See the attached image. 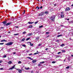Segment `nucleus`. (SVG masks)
<instances>
[{"label": "nucleus", "instance_id": "obj_13", "mask_svg": "<svg viewBox=\"0 0 73 73\" xmlns=\"http://www.w3.org/2000/svg\"><path fill=\"white\" fill-rule=\"evenodd\" d=\"M27 58H29V59H30V60H33V59L31 58V57H27Z\"/></svg>", "mask_w": 73, "mask_h": 73}, {"label": "nucleus", "instance_id": "obj_39", "mask_svg": "<svg viewBox=\"0 0 73 73\" xmlns=\"http://www.w3.org/2000/svg\"><path fill=\"white\" fill-rule=\"evenodd\" d=\"M4 43H0V45H3Z\"/></svg>", "mask_w": 73, "mask_h": 73}, {"label": "nucleus", "instance_id": "obj_43", "mask_svg": "<svg viewBox=\"0 0 73 73\" xmlns=\"http://www.w3.org/2000/svg\"><path fill=\"white\" fill-rule=\"evenodd\" d=\"M49 32H46V34H49Z\"/></svg>", "mask_w": 73, "mask_h": 73}, {"label": "nucleus", "instance_id": "obj_25", "mask_svg": "<svg viewBox=\"0 0 73 73\" xmlns=\"http://www.w3.org/2000/svg\"><path fill=\"white\" fill-rule=\"evenodd\" d=\"M18 72L19 73H21V70H18Z\"/></svg>", "mask_w": 73, "mask_h": 73}, {"label": "nucleus", "instance_id": "obj_21", "mask_svg": "<svg viewBox=\"0 0 73 73\" xmlns=\"http://www.w3.org/2000/svg\"><path fill=\"white\" fill-rule=\"evenodd\" d=\"M7 57V55H4L3 56V58H5Z\"/></svg>", "mask_w": 73, "mask_h": 73}, {"label": "nucleus", "instance_id": "obj_60", "mask_svg": "<svg viewBox=\"0 0 73 73\" xmlns=\"http://www.w3.org/2000/svg\"><path fill=\"white\" fill-rule=\"evenodd\" d=\"M69 39H70V40H71V38H69Z\"/></svg>", "mask_w": 73, "mask_h": 73}, {"label": "nucleus", "instance_id": "obj_9", "mask_svg": "<svg viewBox=\"0 0 73 73\" xmlns=\"http://www.w3.org/2000/svg\"><path fill=\"white\" fill-rule=\"evenodd\" d=\"M8 64H12V61H9V62H8Z\"/></svg>", "mask_w": 73, "mask_h": 73}, {"label": "nucleus", "instance_id": "obj_63", "mask_svg": "<svg viewBox=\"0 0 73 73\" xmlns=\"http://www.w3.org/2000/svg\"><path fill=\"white\" fill-rule=\"evenodd\" d=\"M40 19H42V18H40Z\"/></svg>", "mask_w": 73, "mask_h": 73}, {"label": "nucleus", "instance_id": "obj_2", "mask_svg": "<svg viewBox=\"0 0 73 73\" xmlns=\"http://www.w3.org/2000/svg\"><path fill=\"white\" fill-rule=\"evenodd\" d=\"M13 44V42H10L5 44L6 45H12V44Z\"/></svg>", "mask_w": 73, "mask_h": 73}, {"label": "nucleus", "instance_id": "obj_49", "mask_svg": "<svg viewBox=\"0 0 73 73\" xmlns=\"http://www.w3.org/2000/svg\"><path fill=\"white\" fill-rule=\"evenodd\" d=\"M41 45H42V44H39L38 45V46H40Z\"/></svg>", "mask_w": 73, "mask_h": 73}, {"label": "nucleus", "instance_id": "obj_7", "mask_svg": "<svg viewBox=\"0 0 73 73\" xmlns=\"http://www.w3.org/2000/svg\"><path fill=\"white\" fill-rule=\"evenodd\" d=\"M70 10V8H69V7H67L66 8L65 11H69Z\"/></svg>", "mask_w": 73, "mask_h": 73}, {"label": "nucleus", "instance_id": "obj_18", "mask_svg": "<svg viewBox=\"0 0 73 73\" xmlns=\"http://www.w3.org/2000/svg\"><path fill=\"white\" fill-rule=\"evenodd\" d=\"M45 62V61L41 62H40V64H44Z\"/></svg>", "mask_w": 73, "mask_h": 73}, {"label": "nucleus", "instance_id": "obj_48", "mask_svg": "<svg viewBox=\"0 0 73 73\" xmlns=\"http://www.w3.org/2000/svg\"><path fill=\"white\" fill-rule=\"evenodd\" d=\"M3 28H4V27H0V29H3Z\"/></svg>", "mask_w": 73, "mask_h": 73}, {"label": "nucleus", "instance_id": "obj_30", "mask_svg": "<svg viewBox=\"0 0 73 73\" xmlns=\"http://www.w3.org/2000/svg\"><path fill=\"white\" fill-rule=\"evenodd\" d=\"M22 46H24V47H25L26 46V45H25L23 44L22 45Z\"/></svg>", "mask_w": 73, "mask_h": 73}, {"label": "nucleus", "instance_id": "obj_32", "mask_svg": "<svg viewBox=\"0 0 73 73\" xmlns=\"http://www.w3.org/2000/svg\"><path fill=\"white\" fill-rule=\"evenodd\" d=\"M19 35V34L18 33L14 34L15 36H16V35L17 36V35Z\"/></svg>", "mask_w": 73, "mask_h": 73}, {"label": "nucleus", "instance_id": "obj_28", "mask_svg": "<svg viewBox=\"0 0 73 73\" xmlns=\"http://www.w3.org/2000/svg\"><path fill=\"white\" fill-rule=\"evenodd\" d=\"M69 68H70V67L69 66H68V67H66V69H69Z\"/></svg>", "mask_w": 73, "mask_h": 73}, {"label": "nucleus", "instance_id": "obj_45", "mask_svg": "<svg viewBox=\"0 0 73 73\" xmlns=\"http://www.w3.org/2000/svg\"><path fill=\"white\" fill-rule=\"evenodd\" d=\"M40 9H41L42 8V6H41L40 7Z\"/></svg>", "mask_w": 73, "mask_h": 73}, {"label": "nucleus", "instance_id": "obj_58", "mask_svg": "<svg viewBox=\"0 0 73 73\" xmlns=\"http://www.w3.org/2000/svg\"><path fill=\"white\" fill-rule=\"evenodd\" d=\"M60 26H61V27H63V25H61Z\"/></svg>", "mask_w": 73, "mask_h": 73}, {"label": "nucleus", "instance_id": "obj_35", "mask_svg": "<svg viewBox=\"0 0 73 73\" xmlns=\"http://www.w3.org/2000/svg\"><path fill=\"white\" fill-rule=\"evenodd\" d=\"M29 54V56H31V55H33V54Z\"/></svg>", "mask_w": 73, "mask_h": 73}, {"label": "nucleus", "instance_id": "obj_54", "mask_svg": "<svg viewBox=\"0 0 73 73\" xmlns=\"http://www.w3.org/2000/svg\"><path fill=\"white\" fill-rule=\"evenodd\" d=\"M1 42H3V40H1Z\"/></svg>", "mask_w": 73, "mask_h": 73}, {"label": "nucleus", "instance_id": "obj_51", "mask_svg": "<svg viewBox=\"0 0 73 73\" xmlns=\"http://www.w3.org/2000/svg\"><path fill=\"white\" fill-rule=\"evenodd\" d=\"M3 40V41H7V40Z\"/></svg>", "mask_w": 73, "mask_h": 73}, {"label": "nucleus", "instance_id": "obj_15", "mask_svg": "<svg viewBox=\"0 0 73 73\" xmlns=\"http://www.w3.org/2000/svg\"><path fill=\"white\" fill-rule=\"evenodd\" d=\"M29 43L30 44L31 46H33V44L31 43V42H29Z\"/></svg>", "mask_w": 73, "mask_h": 73}, {"label": "nucleus", "instance_id": "obj_4", "mask_svg": "<svg viewBox=\"0 0 73 73\" xmlns=\"http://www.w3.org/2000/svg\"><path fill=\"white\" fill-rule=\"evenodd\" d=\"M43 15L44 13L42 12L39 14V16H42V15Z\"/></svg>", "mask_w": 73, "mask_h": 73}, {"label": "nucleus", "instance_id": "obj_46", "mask_svg": "<svg viewBox=\"0 0 73 73\" xmlns=\"http://www.w3.org/2000/svg\"><path fill=\"white\" fill-rule=\"evenodd\" d=\"M25 13V11L24 10V12L23 13V14H24Z\"/></svg>", "mask_w": 73, "mask_h": 73}, {"label": "nucleus", "instance_id": "obj_31", "mask_svg": "<svg viewBox=\"0 0 73 73\" xmlns=\"http://www.w3.org/2000/svg\"><path fill=\"white\" fill-rule=\"evenodd\" d=\"M55 63H56V62H55L54 61H53L52 62V64H55Z\"/></svg>", "mask_w": 73, "mask_h": 73}, {"label": "nucleus", "instance_id": "obj_29", "mask_svg": "<svg viewBox=\"0 0 73 73\" xmlns=\"http://www.w3.org/2000/svg\"><path fill=\"white\" fill-rule=\"evenodd\" d=\"M42 27H43V26L41 25L39 27V28H42Z\"/></svg>", "mask_w": 73, "mask_h": 73}, {"label": "nucleus", "instance_id": "obj_19", "mask_svg": "<svg viewBox=\"0 0 73 73\" xmlns=\"http://www.w3.org/2000/svg\"><path fill=\"white\" fill-rule=\"evenodd\" d=\"M65 45V44H62L61 45H60V46H62H62H64Z\"/></svg>", "mask_w": 73, "mask_h": 73}, {"label": "nucleus", "instance_id": "obj_24", "mask_svg": "<svg viewBox=\"0 0 73 73\" xmlns=\"http://www.w3.org/2000/svg\"><path fill=\"white\" fill-rule=\"evenodd\" d=\"M18 64H21V61H19L18 62Z\"/></svg>", "mask_w": 73, "mask_h": 73}, {"label": "nucleus", "instance_id": "obj_34", "mask_svg": "<svg viewBox=\"0 0 73 73\" xmlns=\"http://www.w3.org/2000/svg\"><path fill=\"white\" fill-rule=\"evenodd\" d=\"M65 50H62V52H65Z\"/></svg>", "mask_w": 73, "mask_h": 73}, {"label": "nucleus", "instance_id": "obj_47", "mask_svg": "<svg viewBox=\"0 0 73 73\" xmlns=\"http://www.w3.org/2000/svg\"><path fill=\"white\" fill-rule=\"evenodd\" d=\"M48 48H46V49H45V50H48Z\"/></svg>", "mask_w": 73, "mask_h": 73}, {"label": "nucleus", "instance_id": "obj_26", "mask_svg": "<svg viewBox=\"0 0 73 73\" xmlns=\"http://www.w3.org/2000/svg\"><path fill=\"white\" fill-rule=\"evenodd\" d=\"M25 40V38H23L22 39L21 41H24Z\"/></svg>", "mask_w": 73, "mask_h": 73}, {"label": "nucleus", "instance_id": "obj_17", "mask_svg": "<svg viewBox=\"0 0 73 73\" xmlns=\"http://www.w3.org/2000/svg\"><path fill=\"white\" fill-rule=\"evenodd\" d=\"M33 62V63H35V62H36V60H34L32 61Z\"/></svg>", "mask_w": 73, "mask_h": 73}, {"label": "nucleus", "instance_id": "obj_16", "mask_svg": "<svg viewBox=\"0 0 73 73\" xmlns=\"http://www.w3.org/2000/svg\"><path fill=\"white\" fill-rule=\"evenodd\" d=\"M28 23L29 24H33V23L32 22H28Z\"/></svg>", "mask_w": 73, "mask_h": 73}, {"label": "nucleus", "instance_id": "obj_6", "mask_svg": "<svg viewBox=\"0 0 73 73\" xmlns=\"http://www.w3.org/2000/svg\"><path fill=\"white\" fill-rule=\"evenodd\" d=\"M61 13L62 14H61V17L62 18V17H64V14H62V13H63V12H61Z\"/></svg>", "mask_w": 73, "mask_h": 73}, {"label": "nucleus", "instance_id": "obj_40", "mask_svg": "<svg viewBox=\"0 0 73 73\" xmlns=\"http://www.w3.org/2000/svg\"><path fill=\"white\" fill-rule=\"evenodd\" d=\"M37 23H38V21H37V22H35V24H37Z\"/></svg>", "mask_w": 73, "mask_h": 73}, {"label": "nucleus", "instance_id": "obj_33", "mask_svg": "<svg viewBox=\"0 0 73 73\" xmlns=\"http://www.w3.org/2000/svg\"><path fill=\"white\" fill-rule=\"evenodd\" d=\"M38 66H41V64H39L38 65Z\"/></svg>", "mask_w": 73, "mask_h": 73}, {"label": "nucleus", "instance_id": "obj_20", "mask_svg": "<svg viewBox=\"0 0 73 73\" xmlns=\"http://www.w3.org/2000/svg\"><path fill=\"white\" fill-rule=\"evenodd\" d=\"M60 36H62V35H58L57 36V37H60Z\"/></svg>", "mask_w": 73, "mask_h": 73}, {"label": "nucleus", "instance_id": "obj_37", "mask_svg": "<svg viewBox=\"0 0 73 73\" xmlns=\"http://www.w3.org/2000/svg\"><path fill=\"white\" fill-rule=\"evenodd\" d=\"M25 69H26V70H28L29 69V68H25Z\"/></svg>", "mask_w": 73, "mask_h": 73}, {"label": "nucleus", "instance_id": "obj_22", "mask_svg": "<svg viewBox=\"0 0 73 73\" xmlns=\"http://www.w3.org/2000/svg\"><path fill=\"white\" fill-rule=\"evenodd\" d=\"M38 53H39V52H36L34 53V54H33V55L35 54H38Z\"/></svg>", "mask_w": 73, "mask_h": 73}, {"label": "nucleus", "instance_id": "obj_8", "mask_svg": "<svg viewBox=\"0 0 73 73\" xmlns=\"http://www.w3.org/2000/svg\"><path fill=\"white\" fill-rule=\"evenodd\" d=\"M28 36H32V35H33V34L32 33H29V34H28Z\"/></svg>", "mask_w": 73, "mask_h": 73}, {"label": "nucleus", "instance_id": "obj_1", "mask_svg": "<svg viewBox=\"0 0 73 73\" xmlns=\"http://www.w3.org/2000/svg\"><path fill=\"white\" fill-rule=\"evenodd\" d=\"M55 17H56V16H55V15H53L52 16V17L50 18V19L52 21H54Z\"/></svg>", "mask_w": 73, "mask_h": 73}, {"label": "nucleus", "instance_id": "obj_53", "mask_svg": "<svg viewBox=\"0 0 73 73\" xmlns=\"http://www.w3.org/2000/svg\"><path fill=\"white\" fill-rule=\"evenodd\" d=\"M59 41V40H56V42H58Z\"/></svg>", "mask_w": 73, "mask_h": 73}, {"label": "nucleus", "instance_id": "obj_10", "mask_svg": "<svg viewBox=\"0 0 73 73\" xmlns=\"http://www.w3.org/2000/svg\"><path fill=\"white\" fill-rule=\"evenodd\" d=\"M45 13L46 15H48V13H49V12H48V11H46L45 12Z\"/></svg>", "mask_w": 73, "mask_h": 73}, {"label": "nucleus", "instance_id": "obj_23", "mask_svg": "<svg viewBox=\"0 0 73 73\" xmlns=\"http://www.w3.org/2000/svg\"><path fill=\"white\" fill-rule=\"evenodd\" d=\"M26 33L27 32H26L24 31L23 33L22 34H25V33Z\"/></svg>", "mask_w": 73, "mask_h": 73}, {"label": "nucleus", "instance_id": "obj_42", "mask_svg": "<svg viewBox=\"0 0 73 73\" xmlns=\"http://www.w3.org/2000/svg\"><path fill=\"white\" fill-rule=\"evenodd\" d=\"M48 37H49V35H48L46 37V38H48Z\"/></svg>", "mask_w": 73, "mask_h": 73}, {"label": "nucleus", "instance_id": "obj_55", "mask_svg": "<svg viewBox=\"0 0 73 73\" xmlns=\"http://www.w3.org/2000/svg\"><path fill=\"white\" fill-rule=\"evenodd\" d=\"M15 28H19V27H18L17 26H16V27H15Z\"/></svg>", "mask_w": 73, "mask_h": 73}, {"label": "nucleus", "instance_id": "obj_59", "mask_svg": "<svg viewBox=\"0 0 73 73\" xmlns=\"http://www.w3.org/2000/svg\"><path fill=\"white\" fill-rule=\"evenodd\" d=\"M14 54H16V52H14Z\"/></svg>", "mask_w": 73, "mask_h": 73}, {"label": "nucleus", "instance_id": "obj_5", "mask_svg": "<svg viewBox=\"0 0 73 73\" xmlns=\"http://www.w3.org/2000/svg\"><path fill=\"white\" fill-rule=\"evenodd\" d=\"M15 65L13 66L10 69V70H12V69H14V68H15Z\"/></svg>", "mask_w": 73, "mask_h": 73}, {"label": "nucleus", "instance_id": "obj_11", "mask_svg": "<svg viewBox=\"0 0 73 73\" xmlns=\"http://www.w3.org/2000/svg\"><path fill=\"white\" fill-rule=\"evenodd\" d=\"M32 27H33V26H32V25L29 26V28H32Z\"/></svg>", "mask_w": 73, "mask_h": 73}, {"label": "nucleus", "instance_id": "obj_57", "mask_svg": "<svg viewBox=\"0 0 73 73\" xmlns=\"http://www.w3.org/2000/svg\"><path fill=\"white\" fill-rule=\"evenodd\" d=\"M66 19L67 20H69V19Z\"/></svg>", "mask_w": 73, "mask_h": 73}, {"label": "nucleus", "instance_id": "obj_38", "mask_svg": "<svg viewBox=\"0 0 73 73\" xmlns=\"http://www.w3.org/2000/svg\"><path fill=\"white\" fill-rule=\"evenodd\" d=\"M36 8H38L37 9H40V7H37Z\"/></svg>", "mask_w": 73, "mask_h": 73}, {"label": "nucleus", "instance_id": "obj_50", "mask_svg": "<svg viewBox=\"0 0 73 73\" xmlns=\"http://www.w3.org/2000/svg\"><path fill=\"white\" fill-rule=\"evenodd\" d=\"M31 73H33V71H31Z\"/></svg>", "mask_w": 73, "mask_h": 73}, {"label": "nucleus", "instance_id": "obj_14", "mask_svg": "<svg viewBox=\"0 0 73 73\" xmlns=\"http://www.w3.org/2000/svg\"><path fill=\"white\" fill-rule=\"evenodd\" d=\"M39 38H40V37H39V36H37L36 37V40H38V39H39Z\"/></svg>", "mask_w": 73, "mask_h": 73}, {"label": "nucleus", "instance_id": "obj_12", "mask_svg": "<svg viewBox=\"0 0 73 73\" xmlns=\"http://www.w3.org/2000/svg\"><path fill=\"white\" fill-rule=\"evenodd\" d=\"M2 23H3V24L5 25L6 24V23H7V21L3 22Z\"/></svg>", "mask_w": 73, "mask_h": 73}, {"label": "nucleus", "instance_id": "obj_27", "mask_svg": "<svg viewBox=\"0 0 73 73\" xmlns=\"http://www.w3.org/2000/svg\"><path fill=\"white\" fill-rule=\"evenodd\" d=\"M29 39H30V38H28L26 39V40H27V41H28V40H29Z\"/></svg>", "mask_w": 73, "mask_h": 73}, {"label": "nucleus", "instance_id": "obj_61", "mask_svg": "<svg viewBox=\"0 0 73 73\" xmlns=\"http://www.w3.org/2000/svg\"><path fill=\"white\" fill-rule=\"evenodd\" d=\"M1 36H0V38H1Z\"/></svg>", "mask_w": 73, "mask_h": 73}, {"label": "nucleus", "instance_id": "obj_3", "mask_svg": "<svg viewBox=\"0 0 73 73\" xmlns=\"http://www.w3.org/2000/svg\"><path fill=\"white\" fill-rule=\"evenodd\" d=\"M12 23V22H9V23H6L5 25H6V26H8V25H11V24Z\"/></svg>", "mask_w": 73, "mask_h": 73}, {"label": "nucleus", "instance_id": "obj_41", "mask_svg": "<svg viewBox=\"0 0 73 73\" xmlns=\"http://www.w3.org/2000/svg\"><path fill=\"white\" fill-rule=\"evenodd\" d=\"M2 62H3V61H2V60H0V63H1Z\"/></svg>", "mask_w": 73, "mask_h": 73}, {"label": "nucleus", "instance_id": "obj_64", "mask_svg": "<svg viewBox=\"0 0 73 73\" xmlns=\"http://www.w3.org/2000/svg\"><path fill=\"white\" fill-rule=\"evenodd\" d=\"M9 33H10V32H9Z\"/></svg>", "mask_w": 73, "mask_h": 73}, {"label": "nucleus", "instance_id": "obj_44", "mask_svg": "<svg viewBox=\"0 0 73 73\" xmlns=\"http://www.w3.org/2000/svg\"><path fill=\"white\" fill-rule=\"evenodd\" d=\"M61 52H58V54H60V53H61Z\"/></svg>", "mask_w": 73, "mask_h": 73}, {"label": "nucleus", "instance_id": "obj_56", "mask_svg": "<svg viewBox=\"0 0 73 73\" xmlns=\"http://www.w3.org/2000/svg\"><path fill=\"white\" fill-rule=\"evenodd\" d=\"M71 56L72 57H73V54Z\"/></svg>", "mask_w": 73, "mask_h": 73}, {"label": "nucleus", "instance_id": "obj_52", "mask_svg": "<svg viewBox=\"0 0 73 73\" xmlns=\"http://www.w3.org/2000/svg\"><path fill=\"white\" fill-rule=\"evenodd\" d=\"M70 23H73V21H71L70 22Z\"/></svg>", "mask_w": 73, "mask_h": 73}, {"label": "nucleus", "instance_id": "obj_36", "mask_svg": "<svg viewBox=\"0 0 73 73\" xmlns=\"http://www.w3.org/2000/svg\"><path fill=\"white\" fill-rule=\"evenodd\" d=\"M0 70H4V68H0Z\"/></svg>", "mask_w": 73, "mask_h": 73}, {"label": "nucleus", "instance_id": "obj_62", "mask_svg": "<svg viewBox=\"0 0 73 73\" xmlns=\"http://www.w3.org/2000/svg\"><path fill=\"white\" fill-rule=\"evenodd\" d=\"M37 1H39V0H37Z\"/></svg>", "mask_w": 73, "mask_h": 73}]
</instances>
